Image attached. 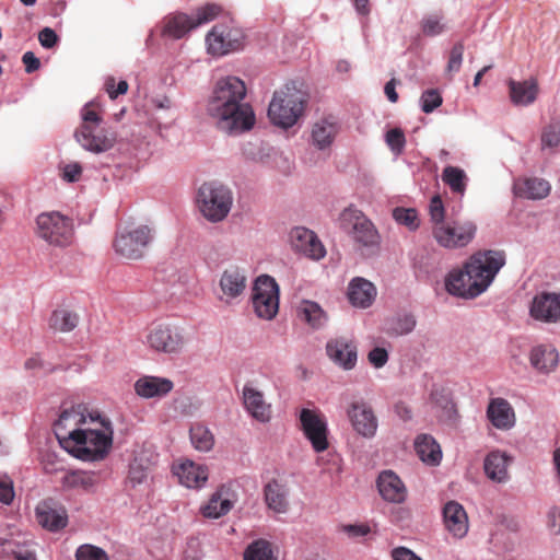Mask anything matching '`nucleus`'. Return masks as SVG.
Returning <instances> with one entry per match:
<instances>
[{"instance_id": "6", "label": "nucleus", "mask_w": 560, "mask_h": 560, "mask_svg": "<svg viewBox=\"0 0 560 560\" xmlns=\"http://www.w3.org/2000/svg\"><path fill=\"white\" fill-rule=\"evenodd\" d=\"M153 237V230L149 225H120L116 231L113 246L117 255L137 260L143 257Z\"/></svg>"}, {"instance_id": "8", "label": "nucleus", "mask_w": 560, "mask_h": 560, "mask_svg": "<svg viewBox=\"0 0 560 560\" xmlns=\"http://www.w3.org/2000/svg\"><path fill=\"white\" fill-rule=\"evenodd\" d=\"M36 235L51 246L67 247L74 236L72 220L58 211L43 212L36 218Z\"/></svg>"}, {"instance_id": "12", "label": "nucleus", "mask_w": 560, "mask_h": 560, "mask_svg": "<svg viewBox=\"0 0 560 560\" xmlns=\"http://www.w3.org/2000/svg\"><path fill=\"white\" fill-rule=\"evenodd\" d=\"M252 299L256 315L262 319H272L279 310V287L276 280L267 275L258 277Z\"/></svg>"}, {"instance_id": "46", "label": "nucleus", "mask_w": 560, "mask_h": 560, "mask_svg": "<svg viewBox=\"0 0 560 560\" xmlns=\"http://www.w3.org/2000/svg\"><path fill=\"white\" fill-rule=\"evenodd\" d=\"M221 12L222 8L217 3H207L203 7L198 8L195 16H192L195 26L198 27L201 24L214 20Z\"/></svg>"}, {"instance_id": "55", "label": "nucleus", "mask_w": 560, "mask_h": 560, "mask_svg": "<svg viewBox=\"0 0 560 560\" xmlns=\"http://www.w3.org/2000/svg\"><path fill=\"white\" fill-rule=\"evenodd\" d=\"M128 86L129 85L125 80H121L116 84V80L112 77L107 78L105 81V90L112 100L117 98L119 95L126 94Z\"/></svg>"}, {"instance_id": "13", "label": "nucleus", "mask_w": 560, "mask_h": 560, "mask_svg": "<svg viewBox=\"0 0 560 560\" xmlns=\"http://www.w3.org/2000/svg\"><path fill=\"white\" fill-rule=\"evenodd\" d=\"M145 343L150 349L160 353L175 354L183 350L186 340L178 327L158 324L149 328Z\"/></svg>"}, {"instance_id": "37", "label": "nucleus", "mask_w": 560, "mask_h": 560, "mask_svg": "<svg viewBox=\"0 0 560 560\" xmlns=\"http://www.w3.org/2000/svg\"><path fill=\"white\" fill-rule=\"evenodd\" d=\"M415 450L423 463L431 466L440 464L442 458V451L440 445L431 435H419L415 441Z\"/></svg>"}, {"instance_id": "58", "label": "nucleus", "mask_w": 560, "mask_h": 560, "mask_svg": "<svg viewBox=\"0 0 560 560\" xmlns=\"http://www.w3.org/2000/svg\"><path fill=\"white\" fill-rule=\"evenodd\" d=\"M547 526L549 530L558 535L560 534V508L552 506L547 514Z\"/></svg>"}, {"instance_id": "49", "label": "nucleus", "mask_w": 560, "mask_h": 560, "mask_svg": "<svg viewBox=\"0 0 560 560\" xmlns=\"http://www.w3.org/2000/svg\"><path fill=\"white\" fill-rule=\"evenodd\" d=\"M464 50L465 47L463 42H458L452 47L446 66V71L448 73H455L459 71L463 62Z\"/></svg>"}, {"instance_id": "3", "label": "nucleus", "mask_w": 560, "mask_h": 560, "mask_svg": "<svg viewBox=\"0 0 560 560\" xmlns=\"http://www.w3.org/2000/svg\"><path fill=\"white\" fill-rule=\"evenodd\" d=\"M78 445L69 453L74 457L86 460H103L112 450L114 430L112 422L100 413H89V422L82 431Z\"/></svg>"}, {"instance_id": "19", "label": "nucleus", "mask_w": 560, "mask_h": 560, "mask_svg": "<svg viewBox=\"0 0 560 560\" xmlns=\"http://www.w3.org/2000/svg\"><path fill=\"white\" fill-rule=\"evenodd\" d=\"M348 417L354 430L364 438H372L377 430V419L364 401H354L348 409Z\"/></svg>"}, {"instance_id": "57", "label": "nucleus", "mask_w": 560, "mask_h": 560, "mask_svg": "<svg viewBox=\"0 0 560 560\" xmlns=\"http://www.w3.org/2000/svg\"><path fill=\"white\" fill-rule=\"evenodd\" d=\"M369 362L376 369L383 368L388 361V353L384 348L376 347L369 352Z\"/></svg>"}, {"instance_id": "29", "label": "nucleus", "mask_w": 560, "mask_h": 560, "mask_svg": "<svg viewBox=\"0 0 560 560\" xmlns=\"http://www.w3.org/2000/svg\"><path fill=\"white\" fill-rule=\"evenodd\" d=\"M529 363L536 372L549 374L559 363V353L552 345H537L529 351Z\"/></svg>"}, {"instance_id": "53", "label": "nucleus", "mask_w": 560, "mask_h": 560, "mask_svg": "<svg viewBox=\"0 0 560 560\" xmlns=\"http://www.w3.org/2000/svg\"><path fill=\"white\" fill-rule=\"evenodd\" d=\"M422 32L427 36H436L444 31V25L438 16H428L421 22Z\"/></svg>"}, {"instance_id": "30", "label": "nucleus", "mask_w": 560, "mask_h": 560, "mask_svg": "<svg viewBox=\"0 0 560 560\" xmlns=\"http://www.w3.org/2000/svg\"><path fill=\"white\" fill-rule=\"evenodd\" d=\"M512 463V457L501 451L490 452L483 463L486 476L494 482L504 483L509 481V466Z\"/></svg>"}, {"instance_id": "10", "label": "nucleus", "mask_w": 560, "mask_h": 560, "mask_svg": "<svg viewBox=\"0 0 560 560\" xmlns=\"http://www.w3.org/2000/svg\"><path fill=\"white\" fill-rule=\"evenodd\" d=\"M84 410L80 405L63 409L54 424L55 435L67 452L78 445L82 438L81 433L89 422V415L86 416Z\"/></svg>"}, {"instance_id": "9", "label": "nucleus", "mask_w": 560, "mask_h": 560, "mask_svg": "<svg viewBox=\"0 0 560 560\" xmlns=\"http://www.w3.org/2000/svg\"><path fill=\"white\" fill-rule=\"evenodd\" d=\"M477 233V224L471 220H447L432 226V236L435 242L447 249L466 247L472 242Z\"/></svg>"}, {"instance_id": "32", "label": "nucleus", "mask_w": 560, "mask_h": 560, "mask_svg": "<svg viewBox=\"0 0 560 560\" xmlns=\"http://www.w3.org/2000/svg\"><path fill=\"white\" fill-rule=\"evenodd\" d=\"M489 421L499 430H510L515 424V412L503 398L491 399L487 408Z\"/></svg>"}, {"instance_id": "7", "label": "nucleus", "mask_w": 560, "mask_h": 560, "mask_svg": "<svg viewBox=\"0 0 560 560\" xmlns=\"http://www.w3.org/2000/svg\"><path fill=\"white\" fill-rule=\"evenodd\" d=\"M232 202L231 190L222 184L205 183L198 190V208L202 215L211 222H220L226 218Z\"/></svg>"}, {"instance_id": "28", "label": "nucleus", "mask_w": 560, "mask_h": 560, "mask_svg": "<svg viewBox=\"0 0 560 560\" xmlns=\"http://www.w3.org/2000/svg\"><path fill=\"white\" fill-rule=\"evenodd\" d=\"M246 276L237 267L226 268L220 278V289L223 293L221 298L226 303L242 295L246 289Z\"/></svg>"}, {"instance_id": "62", "label": "nucleus", "mask_w": 560, "mask_h": 560, "mask_svg": "<svg viewBox=\"0 0 560 560\" xmlns=\"http://www.w3.org/2000/svg\"><path fill=\"white\" fill-rule=\"evenodd\" d=\"M393 560H422L406 547H397L392 551Z\"/></svg>"}, {"instance_id": "48", "label": "nucleus", "mask_w": 560, "mask_h": 560, "mask_svg": "<svg viewBox=\"0 0 560 560\" xmlns=\"http://www.w3.org/2000/svg\"><path fill=\"white\" fill-rule=\"evenodd\" d=\"M429 213L432 222V226L440 225L447 221L445 219V209L443 201L440 196L432 197L429 205Z\"/></svg>"}, {"instance_id": "47", "label": "nucleus", "mask_w": 560, "mask_h": 560, "mask_svg": "<svg viewBox=\"0 0 560 560\" xmlns=\"http://www.w3.org/2000/svg\"><path fill=\"white\" fill-rule=\"evenodd\" d=\"M560 143V124L551 122L547 125L541 132L542 149H553Z\"/></svg>"}, {"instance_id": "42", "label": "nucleus", "mask_w": 560, "mask_h": 560, "mask_svg": "<svg viewBox=\"0 0 560 560\" xmlns=\"http://www.w3.org/2000/svg\"><path fill=\"white\" fill-rule=\"evenodd\" d=\"M442 180L454 194L464 195L467 186V176L462 168L446 166L442 173Z\"/></svg>"}, {"instance_id": "39", "label": "nucleus", "mask_w": 560, "mask_h": 560, "mask_svg": "<svg viewBox=\"0 0 560 560\" xmlns=\"http://www.w3.org/2000/svg\"><path fill=\"white\" fill-rule=\"evenodd\" d=\"M299 317L312 328L318 329L327 322V314L316 302L304 300L298 307Z\"/></svg>"}, {"instance_id": "61", "label": "nucleus", "mask_w": 560, "mask_h": 560, "mask_svg": "<svg viewBox=\"0 0 560 560\" xmlns=\"http://www.w3.org/2000/svg\"><path fill=\"white\" fill-rule=\"evenodd\" d=\"M22 61L27 73H33L40 67L39 59L32 51H26L22 57Z\"/></svg>"}, {"instance_id": "14", "label": "nucleus", "mask_w": 560, "mask_h": 560, "mask_svg": "<svg viewBox=\"0 0 560 560\" xmlns=\"http://www.w3.org/2000/svg\"><path fill=\"white\" fill-rule=\"evenodd\" d=\"M340 225L363 246H374L378 243V234L373 223L358 209H345L340 214Z\"/></svg>"}, {"instance_id": "41", "label": "nucleus", "mask_w": 560, "mask_h": 560, "mask_svg": "<svg viewBox=\"0 0 560 560\" xmlns=\"http://www.w3.org/2000/svg\"><path fill=\"white\" fill-rule=\"evenodd\" d=\"M232 509V502L222 497L221 490L213 493L209 502L201 509L202 515L208 518H219Z\"/></svg>"}, {"instance_id": "52", "label": "nucleus", "mask_w": 560, "mask_h": 560, "mask_svg": "<svg viewBox=\"0 0 560 560\" xmlns=\"http://www.w3.org/2000/svg\"><path fill=\"white\" fill-rule=\"evenodd\" d=\"M386 142L393 152H395L397 154L401 153V151L405 147V143H406V139H405V135H404L402 130L399 128H394V129H390L389 131H387Z\"/></svg>"}, {"instance_id": "36", "label": "nucleus", "mask_w": 560, "mask_h": 560, "mask_svg": "<svg viewBox=\"0 0 560 560\" xmlns=\"http://www.w3.org/2000/svg\"><path fill=\"white\" fill-rule=\"evenodd\" d=\"M79 314L69 306L60 305L52 311L48 326L54 331L69 332L72 331L79 324Z\"/></svg>"}, {"instance_id": "43", "label": "nucleus", "mask_w": 560, "mask_h": 560, "mask_svg": "<svg viewBox=\"0 0 560 560\" xmlns=\"http://www.w3.org/2000/svg\"><path fill=\"white\" fill-rule=\"evenodd\" d=\"M244 560H276L271 545L265 539L253 541L244 552Z\"/></svg>"}, {"instance_id": "33", "label": "nucleus", "mask_w": 560, "mask_h": 560, "mask_svg": "<svg viewBox=\"0 0 560 560\" xmlns=\"http://www.w3.org/2000/svg\"><path fill=\"white\" fill-rule=\"evenodd\" d=\"M376 296L374 284L364 278H354L348 287V299L353 306L366 308Z\"/></svg>"}, {"instance_id": "40", "label": "nucleus", "mask_w": 560, "mask_h": 560, "mask_svg": "<svg viewBox=\"0 0 560 560\" xmlns=\"http://www.w3.org/2000/svg\"><path fill=\"white\" fill-rule=\"evenodd\" d=\"M189 438L194 448L199 452H209L214 446V435L203 423H194L189 430Z\"/></svg>"}, {"instance_id": "38", "label": "nucleus", "mask_w": 560, "mask_h": 560, "mask_svg": "<svg viewBox=\"0 0 560 560\" xmlns=\"http://www.w3.org/2000/svg\"><path fill=\"white\" fill-rule=\"evenodd\" d=\"M514 188L517 196L527 199H542L550 192L549 183L537 177L517 180Z\"/></svg>"}, {"instance_id": "54", "label": "nucleus", "mask_w": 560, "mask_h": 560, "mask_svg": "<svg viewBox=\"0 0 560 560\" xmlns=\"http://www.w3.org/2000/svg\"><path fill=\"white\" fill-rule=\"evenodd\" d=\"M147 468L137 459L129 466L128 480L133 486L142 483L147 479Z\"/></svg>"}, {"instance_id": "26", "label": "nucleus", "mask_w": 560, "mask_h": 560, "mask_svg": "<svg viewBox=\"0 0 560 560\" xmlns=\"http://www.w3.org/2000/svg\"><path fill=\"white\" fill-rule=\"evenodd\" d=\"M60 482L66 491L73 490L92 493L100 483V476L95 471L70 470L62 476Z\"/></svg>"}, {"instance_id": "16", "label": "nucleus", "mask_w": 560, "mask_h": 560, "mask_svg": "<svg viewBox=\"0 0 560 560\" xmlns=\"http://www.w3.org/2000/svg\"><path fill=\"white\" fill-rule=\"evenodd\" d=\"M529 316L544 324L560 323V293L542 291L533 298Z\"/></svg>"}, {"instance_id": "25", "label": "nucleus", "mask_w": 560, "mask_h": 560, "mask_svg": "<svg viewBox=\"0 0 560 560\" xmlns=\"http://www.w3.org/2000/svg\"><path fill=\"white\" fill-rule=\"evenodd\" d=\"M326 351L328 357L345 370H351L357 363V347L345 338L329 340Z\"/></svg>"}, {"instance_id": "22", "label": "nucleus", "mask_w": 560, "mask_h": 560, "mask_svg": "<svg viewBox=\"0 0 560 560\" xmlns=\"http://www.w3.org/2000/svg\"><path fill=\"white\" fill-rule=\"evenodd\" d=\"M133 387L136 394L142 398H162L173 390L174 383L166 377L144 375L136 381Z\"/></svg>"}, {"instance_id": "21", "label": "nucleus", "mask_w": 560, "mask_h": 560, "mask_svg": "<svg viewBox=\"0 0 560 560\" xmlns=\"http://www.w3.org/2000/svg\"><path fill=\"white\" fill-rule=\"evenodd\" d=\"M443 521L447 532L455 538H463L467 535L469 528L468 516L458 502L450 501L444 505Z\"/></svg>"}, {"instance_id": "27", "label": "nucleus", "mask_w": 560, "mask_h": 560, "mask_svg": "<svg viewBox=\"0 0 560 560\" xmlns=\"http://www.w3.org/2000/svg\"><path fill=\"white\" fill-rule=\"evenodd\" d=\"M511 102L516 106H528L533 104L539 94V84L536 78L524 81H508Z\"/></svg>"}, {"instance_id": "45", "label": "nucleus", "mask_w": 560, "mask_h": 560, "mask_svg": "<svg viewBox=\"0 0 560 560\" xmlns=\"http://www.w3.org/2000/svg\"><path fill=\"white\" fill-rule=\"evenodd\" d=\"M74 558L75 560H110L103 548L92 544L80 545L75 550Z\"/></svg>"}, {"instance_id": "24", "label": "nucleus", "mask_w": 560, "mask_h": 560, "mask_svg": "<svg viewBox=\"0 0 560 560\" xmlns=\"http://www.w3.org/2000/svg\"><path fill=\"white\" fill-rule=\"evenodd\" d=\"M243 402L247 412L257 421L266 423L271 419V405L255 387L247 384L243 387Z\"/></svg>"}, {"instance_id": "17", "label": "nucleus", "mask_w": 560, "mask_h": 560, "mask_svg": "<svg viewBox=\"0 0 560 560\" xmlns=\"http://www.w3.org/2000/svg\"><path fill=\"white\" fill-rule=\"evenodd\" d=\"M290 243L292 248L305 257L319 260L325 257L326 249L317 235L303 226H296L290 232Z\"/></svg>"}, {"instance_id": "23", "label": "nucleus", "mask_w": 560, "mask_h": 560, "mask_svg": "<svg viewBox=\"0 0 560 560\" xmlns=\"http://www.w3.org/2000/svg\"><path fill=\"white\" fill-rule=\"evenodd\" d=\"M377 489L381 497L392 503H402L407 489L401 479L392 470H384L377 478Z\"/></svg>"}, {"instance_id": "64", "label": "nucleus", "mask_w": 560, "mask_h": 560, "mask_svg": "<svg viewBox=\"0 0 560 560\" xmlns=\"http://www.w3.org/2000/svg\"><path fill=\"white\" fill-rule=\"evenodd\" d=\"M343 529L349 535L354 537L364 536L370 532V528L366 525H347L343 527Z\"/></svg>"}, {"instance_id": "18", "label": "nucleus", "mask_w": 560, "mask_h": 560, "mask_svg": "<svg viewBox=\"0 0 560 560\" xmlns=\"http://www.w3.org/2000/svg\"><path fill=\"white\" fill-rule=\"evenodd\" d=\"M37 523L49 532H59L68 524L65 506L52 499L43 500L35 509Z\"/></svg>"}, {"instance_id": "11", "label": "nucleus", "mask_w": 560, "mask_h": 560, "mask_svg": "<svg viewBox=\"0 0 560 560\" xmlns=\"http://www.w3.org/2000/svg\"><path fill=\"white\" fill-rule=\"evenodd\" d=\"M208 52L212 56H224L244 47L245 34L233 22L215 24L208 33Z\"/></svg>"}, {"instance_id": "60", "label": "nucleus", "mask_w": 560, "mask_h": 560, "mask_svg": "<svg viewBox=\"0 0 560 560\" xmlns=\"http://www.w3.org/2000/svg\"><path fill=\"white\" fill-rule=\"evenodd\" d=\"M416 326V320L412 315H405L404 317L397 320L396 327L394 330L398 335H406L412 331Z\"/></svg>"}, {"instance_id": "5", "label": "nucleus", "mask_w": 560, "mask_h": 560, "mask_svg": "<svg viewBox=\"0 0 560 560\" xmlns=\"http://www.w3.org/2000/svg\"><path fill=\"white\" fill-rule=\"evenodd\" d=\"M307 103L306 94L294 85H285L276 91L268 107L271 122L282 128H290L303 115Z\"/></svg>"}, {"instance_id": "59", "label": "nucleus", "mask_w": 560, "mask_h": 560, "mask_svg": "<svg viewBox=\"0 0 560 560\" xmlns=\"http://www.w3.org/2000/svg\"><path fill=\"white\" fill-rule=\"evenodd\" d=\"M38 40L43 47L52 48L58 42V36L54 30L45 27L38 34Z\"/></svg>"}, {"instance_id": "44", "label": "nucleus", "mask_w": 560, "mask_h": 560, "mask_svg": "<svg viewBox=\"0 0 560 560\" xmlns=\"http://www.w3.org/2000/svg\"><path fill=\"white\" fill-rule=\"evenodd\" d=\"M393 217L396 220V222L407 226L411 231L417 230L420 225L418 212L413 208H395L393 210Z\"/></svg>"}, {"instance_id": "51", "label": "nucleus", "mask_w": 560, "mask_h": 560, "mask_svg": "<svg viewBox=\"0 0 560 560\" xmlns=\"http://www.w3.org/2000/svg\"><path fill=\"white\" fill-rule=\"evenodd\" d=\"M442 104V96L436 90H428L421 96V109L431 113Z\"/></svg>"}, {"instance_id": "4", "label": "nucleus", "mask_w": 560, "mask_h": 560, "mask_svg": "<svg viewBox=\"0 0 560 560\" xmlns=\"http://www.w3.org/2000/svg\"><path fill=\"white\" fill-rule=\"evenodd\" d=\"M82 124L75 130L74 137L86 151L100 154L114 148L117 133L102 126V112L95 103L86 104L81 112Z\"/></svg>"}, {"instance_id": "31", "label": "nucleus", "mask_w": 560, "mask_h": 560, "mask_svg": "<svg viewBox=\"0 0 560 560\" xmlns=\"http://www.w3.org/2000/svg\"><path fill=\"white\" fill-rule=\"evenodd\" d=\"M182 485L187 488H201L208 480V469L203 465L185 460L173 468Z\"/></svg>"}, {"instance_id": "34", "label": "nucleus", "mask_w": 560, "mask_h": 560, "mask_svg": "<svg viewBox=\"0 0 560 560\" xmlns=\"http://www.w3.org/2000/svg\"><path fill=\"white\" fill-rule=\"evenodd\" d=\"M162 35L173 39L183 38L191 30L196 28L192 16L176 12L164 18Z\"/></svg>"}, {"instance_id": "1", "label": "nucleus", "mask_w": 560, "mask_h": 560, "mask_svg": "<svg viewBox=\"0 0 560 560\" xmlns=\"http://www.w3.org/2000/svg\"><path fill=\"white\" fill-rule=\"evenodd\" d=\"M246 85L237 77L220 79L207 104V113L221 131L240 135L253 129L256 116L252 105L245 102Z\"/></svg>"}, {"instance_id": "50", "label": "nucleus", "mask_w": 560, "mask_h": 560, "mask_svg": "<svg viewBox=\"0 0 560 560\" xmlns=\"http://www.w3.org/2000/svg\"><path fill=\"white\" fill-rule=\"evenodd\" d=\"M60 176L65 182L75 183L81 178L82 166L78 162H70L59 166Z\"/></svg>"}, {"instance_id": "35", "label": "nucleus", "mask_w": 560, "mask_h": 560, "mask_svg": "<svg viewBox=\"0 0 560 560\" xmlns=\"http://www.w3.org/2000/svg\"><path fill=\"white\" fill-rule=\"evenodd\" d=\"M265 502L275 513H287L289 510L288 489L278 480H270L264 488Z\"/></svg>"}, {"instance_id": "2", "label": "nucleus", "mask_w": 560, "mask_h": 560, "mask_svg": "<svg viewBox=\"0 0 560 560\" xmlns=\"http://www.w3.org/2000/svg\"><path fill=\"white\" fill-rule=\"evenodd\" d=\"M505 264L501 250H478L462 269H454L445 278L446 291L456 296L474 299L483 293Z\"/></svg>"}, {"instance_id": "56", "label": "nucleus", "mask_w": 560, "mask_h": 560, "mask_svg": "<svg viewBox=\"0 0 560 560\" xmlns=\"http://www.w3.org/2000/svg\"><path fill=\"white\" fill-rule=\"evenodd\" d=\"M14 499L13 481L8 476L0 477V502L10 504Z\"/></svg>"}, {"instance_id": "20", "label": "nucleus", "mask_w": 560, "mask_h": 560, "mask_svg": "<svg viewBox=\"0 0 560 560\" xmlns=\"http://www.w3.org/2000/svg\"><path fill=\"white\" fill-rule=\"evenodd\" d=\"M339 130L340 126L335 116L328 115L317 119L311 129L312 144L318 150L330 148Z\"/></svg>"}, {"instance_id": "63", "label": "nucleus", "mask_w": 560, "mask_h": 560, "mask_svg": "<svg viewBox=\"0 0 560 560\" xmlns=\"http://www.w3.org/2000/svg\"><path fill=\"white\" fill-rule=\"evenodd\" d=\"M396 84H397V80L392 79L384 86V93L392 103H396L398 101V94L396 92Z\"/></svg>"}, {"instance_id": "15", "label": "nucleus", "mask_w": 560, "mask_h": 560, "mask_svg": "<svg viewBox=\"0 0 560 560\" xmlns=\"http://www.w3.org/2000/svg\"><path fill=\"white\" fill-rule=\"evenodd\" d=\"M300 422L305 438L311 442L315 452L322 453L329 446L328 428L325 417L315 409L303 408L300 411Z\"/></svg>"}]
</instances>
